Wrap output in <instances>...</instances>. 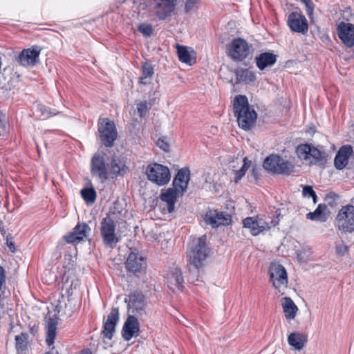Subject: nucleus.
Instances as JSON below:
<instances>
[{"mask_svg":"<svg viewBox=\"0 0 354 354\" xmlns=\"http://www.w3.org/2000/svg\"><path fill=\"white\" fill-rule=\"evenodd\" d=\"M119 320L118 308H112L106 320L104 323L102 334L104 337L111 339L115 331V326Z\"/></svg>","mask_w":354,"mask_h":354,"instance_id":"obj_20","label":"nucleus"},{"mask_svg":"<svg viewBox=\"0 0 354 354\" xmlns=\"http://www.w3.org/2000/svg\"><path fill=\"white\" fill-rule=\"evenodd\" d=\"M140 318L137 315L129 314L122 328V337L129 341L133 337L138 336L140 332Z\"/></svg>","mask_w":354,"mask_h":354,"instance_id":"obj_18","label":"nucleus"},{"mask_svg":"<svg viewBox=\"0 0 354 354\" xmlns=\"http://www.w3.org/2000/svg\"><path fill=\"white\" fill-rule=\"evenodd\" d=\"M150 108V104L147 103V101H142L137 104V112L140 117H143Z\"/></svg>","mask_w":354,"mask_h":354,"instance_id":"obj_43","label":"nucleus"},{"mask_svg":"<svg viewBox=\"0 0 354 354\" xmlns=\"http://www.w3.org/2000/svg\"><path fill=\"white\" fill-rule=\"evenodd\" d=\"M234 73L236 75V84H239L241 82L250 83L255 80L254 73L248 69L236 68L234 70Z\"/></svg>","mask_w":354,"mask_h":354,"instance_id":"obj_31","label":"nucleus"},{"mask_svg":"<svg viewBox=\"0 0 354 354\" xmlns=\"http://www.w3.org/2000/svg\"><path fill=\"white\" fill-rule=\"evenodd\" d=\"M154 75L153 67L149 62H145L142 66V75L139 78V83L143 85L149 84Z\"/></svg>","mask_w":354,"mask_h":354,"instance_id":"obj_30","label":"nucleus"},{"mask_svg":"<svg viewBox=\"0 0 354 354\" xmlns=\"http://www.w3.org/2000/svg\"><path fill=\"white\" fill-rule=\"evenodd\" d=\"M177 53L179 60L185 64L191 62V55L186 46L177 45Z\"/></svg>","mask_w":354,"mask_h":354,"instance_id":"obj_37","label":"nucleus"},{"mask_svg":"<svg viewBox=\"0 0 354 354\" xmlns=\"http://www.w3.org/2000/svg\"><path fill=\"white\" fill-rule=\"evenodd\" d=\"M336 225L339 230L345 233L354 231V206H342L336 216Z\"/></svg>","mask_w":354,"mask_h":354,"instance_id":"obj_7","label":"nucleus"},{"mask_svg":"<svg viewBox=\"0 0 354 354\" xmlns=\"http://www.w3.org/2000/svg\"><path fill=\"white\" fill-rule=\"evenodd\" d=\"M201 0H185V12L189 13V12L196 10L198 5Z\"/></svg>","mask_w":354,"mask_h":354,"instance_id":"obj_44","label":"nucleus"},{"mask_svg":"<svg viewBox=\"0 0 354 354\" xmlns=\"http://www.w3.org/2000/svg\"><path fill=\"white\" fill-rule=\"evenodd\" d=\"M125 303L127 304L129 314L137 315L140 319H142L146 316V297L142 292L138 291L131 292L128 298L125 299Z\"/></svg>","mask_w":354,"mask_h":354,"instance_id":"obj_8","label":"nucleus"},{"mask_svg":"<svg viewBox=\"0 0 354 354\" xmlns=\"http://www.w3.org/2000/svg\"><path fill=\"white\" fill-rule=\"evenodd\" d=\"M287 24L290 29L294 32L306 35L308 30V23L306 17L300 12H291L287 20Z\"/></svg>","mask_w":354,"mask_h":354,"instance_id":"obj_13","label":"nucleus"},{"mask_svg":"<svg viewBox=\"0 0 354 354\" xmlns=\"http://www.w3.org/2000/svg\"><path fill=\"white\" fill-rule=\"evenodd\" d=\"M302 195L304 197H311L313 200L314 203H317V196L311 186L304 185Z\"/></svg>","mask_w":354,"mask_h":354,"instance_id":"obj_42","label":"nucleus"},{"mask_svg":"<svg viewBox=\"0 0 354 354\" xmlns=\"http://www.w3.org/2000/svg\"><path fill=\"white\" fill-rule=\"evenodd\" d=\"M37 330H38V328L35 327V326L31 327L30 328V332L33 335H35L37 333Z\"/></svg>","mask_w":354,"mask_h":354,"instance_id":"obj_53","label":"nucleus"},{"mask_svg":"<svg viewBox=\"0 0 354 354\" xmlns=\"http://www.w3.org/2000/svg\"><path fill=\"white\" fill-rule=\"evenodd\" d=\"M182 196L178 189H175L174 187L173 188L167 189L165 192H162L160 198L167 203V210L171 213L174 210V205L177 201V198Z\"/></svg>","mask_w":354,"mask_h":354,"instance_id":"obj_24","label":"nucleus"},{"mask_svg":"<svg viewBox=\"0 0 354 354\" xmlns=\"http://www.w3.org/2000/svg\"><path fill=\"white\" fill-rule=\"evenodd\" d=\"M326 211L327 206L325 204H319L313 212L308 213L306 217L312 221L325 222L328 217Z\"/></svg>","mask_w":354,"mask_h":354,"instance_id":"obj_29","label":"nucleus"},{"mask_svg":"<svg viewBox=\"0 0 354 354\" xmlns=\"http://www.w3.org/2000/svg\"><path fill=\"white\" fill-rule=\"evenodd\" d=\"M8 247L12 249V247L14 245L12 242H10L9 244L8 243Z\"/></svg>","mask_w":354,"mask_h":354,"instance_id":"obj_55","label":"nucleus"},{"mask_svg":"<svg viewBox=\"0 0 354 354\" xmlns=\"http://www.w3.org/2000/svg\"><path fill=\"white\" fill-rule=\"evenodd\" d=\"M40 53L41 48L37 46L24 49L17 57V62L24 66H35L39 61Z\"/></svg>","mask_w":354,"mask_h":354,"instance_id":"obj_15","label":"nucleus"},{"mask_svg":"<svg viewBox=\"0 0 354 354\" xmlns=\"http://www.w3.org/2000/svg\"><path fill=\"white\" fill-rule=\"evenodd\" d=\"M138 30L143 35V36L149 37L153 32L152 26L147 23H140L138 25Z\"/></svg>","mask_w":354,"mask_h":354,"instance_id":"obj_41","label":"nucleus"},{"mask_svg":"<svg viewBox=\"0 0 354 354\" xmlns=\"http://www.w3.org/2000/svg\"><path fill=\"white\" fill-rule=\"evenodd\" d=\"M28 337L26 333H21L15 336V347L17 351H24L27 349Z\"/></svg>","mask_w":354,"mask_h":354,"instance_id":"obj_34","label":"nucleus"},{"mask_svg":"<svg viewBox=\"0 0 354 354\" xmlns=\"http://www.w3.org/2000/svg\"><path fill=\"white\" fill-rule=\"evenodd\" d=\"M90 231L91 227L85 223L77 224L73 229L75 235L79 238V241H83Z\"/></svg>","mask_w":354,"mask_h":354,"instance_id":"obj_36","label":"nucleus"},{"mask_svg":"<svg viewBox=\"0 0 354 354\" xmlns=\"http://www.w3.org/2000/svg\"><path fill=\"white\" fill-rule=\"evenodd\" d=\"M4 118L3 114L0 111V136H3L6 133V125Z\"/></svg>","mask_w":354,"mask_h":354,"instance_id":"obj_50","label":"nucleus"},{"mask_svg":"<svg viewBox=\"0 0 354 354\" xmlns=\"http://www.w3.org/2000/svg\"><path fill=\"white\" fill-rule=\"evenodd\" d=\"M257 66L260 70H263L266 67L274 65L277 61V57L272 53H263L256 57Z\"/></svg>","mask_w":354,"mask_h":354,"instance_id":"obj_26","label":"nucleus"},{"mask_svg":"<svg viewBox=\"0 0 354 354\" xmlns=\"http://www.w3.org/2000/svg\"><path fill=\"white\" fill-rule=\"evenodd\" d=\"M263 168L269 172L277 174H289L294 169V165L276 154L267 157L263 164Z\"/></svg>","mask_w":354,"mask_h":354,"instance_id":"obj_6","label":"nucleus"},{"mask_svg":"<svg viewBox=\"0 0 354 354\" xmlns=\"http://www.w3.org/2000/svg\"><path fill=\"white\" fill-rule=\"evenodd\" d=\"M167 286L171 290H182L184 288V279L182 276V272L180 268H173L165 277Z\"/></svg>","mask_w":354,"mask_h":354,"instance_id":"obj_21","label":"nucleus"},{"mask_svg":"<svg viewBox=\"0 0 354 354\" xmlns=\"http://www.w3.org/2000/svg\"><path fill=\"white\" fill-rule=\"evenodd\" d=\"M98 133L102 143L106 147H112L118 138V131L114 122L108 118L98 120Z\"/></svg>","mask_w":354,"mask_h":354,"instance_id":"obj_5","label":"nucleus"},{"mask_svg":"<svg viewBox=\"0 0 354 354\" xmlns=\"http://www.w3.org/2000/svg\"><path fill=\"white\" fill-rule=\"evenodd\" d=\"M79 354H92L91 351L88 348L81 351Z\"/></svg>","mask_w":354,"mask_h":354,"instance_id":"obj_54","label":"nucleus"},{"mask_svg":"<svg viewBox=\"0 0 354 354\" xmlns=\"http://www.w3.org/2000/svg\"><path fill=\"white\" fill-rule=\"evenodd\" d=\"M335 252L339 257H344L348 252V246L343 242L337 243L335 245Z\"/></svg>","mask_w":354,"mask_h":354,"instance_id":"obj_45","label":"nucleus"},{"mask_svg":"<svg viewBox=\"0 0 354 354\" xmlns=\"http://www.w3.org/2000/svg\"><path fill=\"white\" fill-rule=\"evenodd\" d=\"M113 212L108 214L100 223V234L104 245L114 248L120 241L115 232V218Z\"/></svg>","mask_w":354,"mask_h":354,"instance_id":"obj_4","label":"nucleus"},{"mask_svg":"<svg viewBox=\"0 0 354 354\" xmlns=\"http://www.w3.org/2000/svg\"><path fill=\"white\" fill-rule=\"evenodd\" d=\"M269 272L273 286L280 294L283 295L288 282L285 268L281 264H272Z\"/></svg>","mask_w":354,"mask_h":354,"instance_id":"obj_11","label":"nucleus"},{"mask_svg":"<svg viewBox=\"0 0 354 354\" xmlns=\"http://www.w3.org/2000/svg\"><path fill=\"white\" fill-rule=\"evenodd\" d=\"M204 220L207 224L211 225L213 227H217L220 225H227L231 222V216L216 210L208 211Z\"/></svg>","mask_w":354,"mask_h":354,"instance_id":"obj_19","label":"nucleus"},{"mask_svg":"<svg viewBox=\"0 0 354 354\" xmlns=\"http://www.w3.org/2000/svg\"><path fill=\"white\" fill-rule=\"evenodd\" d=\"M251 176H253L254 180H257L259 176V169L256 167H253L251 171Z\"/></svg>","mask_w":354,"mask_h":354,"instance_id":"obj_52","label":"nucleus"},{"mask_svg":"<svg viewBox=\"0 0 354 354\" xmlns=\"http://www.w3.org/2000/svg\"><path fill=\"white\" fill-rule=\"evenodd\" d=\"M251 165V161L248 160L247 158H244L243 164L241 168L234 171V181L238 183L240 180L245 176L246 171L248 169Z\"/></svg>","mask_w":354,"mask_h":354,"instance_id":"obj_38","label":"nucleus"},{"mask_svg":"<svg viewBox=\"0 0 354 354\" xmlns=\"http://www.w3.org/2000/svg\"><path fill=\"white\" fill-rule=\"evenodd\" d=\"M306 6V13L310 17L313 14L314 3L311 0H301Z\"/></svg>","mask_w":354,"mask_h":354,"instance_id":"obj_47","label":"nucleus"},{"mask_svg":"<svg viewBox=\"0 0 354 354\" xmlns=\"http://www.w3.org/2000/svg\"><path fill=\"white\" fill-rule=\"evenodd\" d=\"M6 282V272L4 268L0 266V290L2 288L3 283Z\"/></svg>","mask_w":354,"mask_h":354,"instance_id":"obj_51","label":"nucleus"},{"mask_svg":"<svg viewBox=\"0 0 354 354\" xmlns=\"http://www.w3.org/2000/svg\"><path fill=\"white\" fill-rule=\"evenodd\" d=\"M157 146L164 151H168L169 149V145L165 138H160L157 141Z\"/></svg>","mask_w":354,"mask_h":354,"instance_id":"obj_49","label":"nucleus"},{"mask_svg":"<svg viewBox=\"0 0 354 354\" xmlns=\"http://www.w3.org/2000/svg\"><path fill=\"white\" fill-rule=\"evenodd\" d=\"M209 253V249L206 245V236L194 239L190 243L189 250L187 252L188 266L189 272L196 271L203 267V262Z\"/></svg>","mask_w":354,"mask_h":354,"instance_id":"obj_2","label":"nucleus"},{"mask_svg":"<svg viewBox=\"0 0 354 354\" xmlns=\"http://www.w3.org/2000/svg\"><path fill=\"white\" fill-rule=\"evenodd\" d=\"M190 180V171L184 167L178 170L173 180V186L178 189L181 195L186 192L189 181Z\"/></svg>","mask_w":354,"mask_h":354,"instance_id":"obj_22","label":"nucleus"},{"mask_svg":"<svg viewBox=\"0 0 354 354\" xmlns=\"http://www.w3.org/2000/svg\"><path fill=\"white\" fill-rule=\"evenodd\" d=\"M282 306L286 319H295L298 308L290 297H286L283 298Z\"/></svg>","mask_w":354,"mask_h":354,"instance_id":"obj_28","label":"nucleus"},{"mask_svg":"<svg viewBox=\"0 0 354 354\" xmlns=\"http://www.w3.org/2000/svg\"><path fill=\"white\" fill-rule=\"evenodd\" d=\"M277 214V218H268L269 221L266 220V218L263 217H257L256 218L257 223H258V229L260 231V233L268 230L270 229L272 226L274 227L277 225L279 223V216L280 215L279 213H278V210L276 211Z\"/></svg>","mask_w":354,"mask_h":354,"instance_id":"obj_32","label":"nucleus"},{"mask_svg":"<svg viewBox=\"0 0 354 354\" xmlns=\"http://www.w3.org/2000/svg\"><path fill=\"white\" fill-rule=\"evenodd\" d=\"M109 164L105 160V154L102 152H96L91 160V173L93 176L104 183L109 178Z\"/></svg>","mask_w":354,"mask_h":354,"instance_id":"obj_9","label":"nucleus"},{"mask_svg":"<svg viewBox=\"0 0 354 354\" xmlns=\"http://www.w3.org/2000/svg\"><path fill=\"white\" fill-rule=\"evenodd\" d=\"M337 35L342 43L348 48L354 46V25L351 23L340 22L337 28Z\"/></svg>","mask_w":354,"mask_h":354,"instance_id":"obj_16","label":"nucleus"},{"mask_svg":"<svg viewBox=\"0 0 354 354\" xmlns=\"http://www.w3.org/2000/svg\"><path fill=\"white\" fill-rule=\"evenodd\" d=\"M146 174L149 180L159 186L166 185L171 178L168 167L158 163L148 165Z\"/></svg>","mask_w":354,"mask_h":354,"instance_id":"obj_10","label":"nucleus"},{"mask_svg":"<svg viewBox=\"0 0 354 354\" xmlns=\"http://www.w3.org/2000/svg\"><path fill=\"white\" fill-rule=\"evenodd\" d=\"M58 322L56 319L49 317L45 322L46 330V343L48 346H51L55 342L57 335Z\"/></svg>","mask_w":354,"mask_h":354,"instance_id":"obj_25","label":"nucleus"},{"mask_svg":"<svg viewBox=\"0 0 354 354\" xmlns=\"http://www.w3.org/2000/svg\"><path fill=\"white\" fill-rule=\"evenodd\" d=\"M233 110L239 127L245 131H248L254 126L257 114L254 109L248 104V100L245 95H239L235 97Z\"/></svg>","mask_w":354,"mask_h":354,"instance_id":"obj_1","label":"nucleus"},{"mask_svg":"<svg viewBox=\"0 0 354 354\" xmlns=\"http://www.w3.org/2000/svg\"><path fill=\"white\" fill-rule=\"evenodd\" d=\"M251 52L252 46L242 38L233 39L228 47L229 56L235 61L243 60Z\"/></svg>","mask_w":354,"mask_h":354,"instance_id":"obj_12","label":"nucleus"},{"mask_svg":"<svg viewBox=\"0 0 354 354\" xmlns=\"http://www.w3.org/2000/svg\"><path fill=\"white\" fill-rule=\"evenodd\" d=\"M353 153L351 145L342 146L337 151L335 160L334 165L337 169H343L348 163V160Z\"/></svg>","mask_w":354,"mask_h":354,"instance_id":"obj_23","label":"nucleus"},{"mask_svg":"<svg viewBox=\"0 0 354 354\" xmlns=\"http://www.w3.org/2000/svg\"><path fill=\"white\" fill-rule=\"evenodd\" d=\"M37 111L39 113V117L42 120H45L50 116L55 115L59 113V112L51 111L46 106L42 104H38L37 106Z\"/></svg>","mask_w":354,"mask_h":354,"instance_id":"obj_40","label":"nucleus"},{"mask_svg":"<svg viewBox=\"0 0 354 354\" xmlns=\"http://www.w3.org/2000/svg\"><path fill=\"white\" fill-rule=\"evenodd\" d=\"M243 225L245 228L250 230V233L253 236H257L260 234V231L258 229V223H257L256 218L253 217H248L243 220Z\"/></svg>","mask_w":354,"mask_h":354,"instance_id":"obj_35","label":"nucleus"},{"mask_svg":"<svg viewBox=\"0 0 354 354\" xmlns=\"http://www.w3.org/2000/svg\"><path fill=\"white\" fill-rule=\"evenodd\" d=\"M306 342L307 335L303 333H292L288 337V344L298 351L301 350L304 347Z\"/></svg>","mask_w":354,"mask_h":354,"instance_id":"obj_27","label":"nucleus"},{"mask_svg":"<svg viewBox=\"0 0 354 354\" xmlns=\"http://www.w3.org/2000/svg\"><path fill=\"white\" fill-rule=\"evenodd\" d=\"M127 167L117 157H113L110 165V174L114 176L122 175L125 173Z\"/></svg>","mask_w":354,"mask_h":354,"instance_id":"obj_33","label":"nucleus"},{"mask_svg":"<svg viewBox=\"0 0 354 354\" xmlns=\"http://www.w3.org/2000/svg\"><path fill=\"white\" fill-rule=\"evenodd\" d=\"M297 157L303 160L309 161L311 165H324L327 155L309 144H301L296 149Z\"/></svg>","mask_w":354,"mask_h":354,"instance_id":"obj_3","label":"nucleus"},{"mask_svg":"<svg viewBox=\"0 0 354 354\" xmlns=\"http://www.w3.org/2000/svg\"><path fill=\"white\" fill-rule=\"evenodd\" d=\"M64 239L68 243H74L80 242L79 238L77 236V235H75L73 231L69 233L68 234L64 236Z\"/></svg>","mask_w":354,"mask_h":354,"instance_id":"obj_48","label":"nucleus"},{"mask_svg":"<svg viewBox=\"0 0 354 354\" xmlns=\"http://www.w3.org/2000/svg\"><path fill=\"white\" fill-rule=\"evenodd\" d=\"M178 0H154L153 12L159 20H165L174 12Z\"/></svg>","mask_w":354,"mask_h":354,"instance_id":"obj_14","label":"nucleus"},{"mask_svg":"<svg viewBox=\"0 0 354 354\" xmlns=\"http://www.w3.org/2000/svg\"><path fill=\"white\" fill-rule=\"evenodd\" d=\"M324 199L329 205L333 206L339 199V195L335 192H330L326 194Z\"/></svg>","mask_w":354,"mask_h":354,"instance_id":"obj_46","label":"nucleus"},{"mask_svg":"<svg viewBox=\"0 0 354 354\" xmlns=\"http://www.w3.org/2000/svg\"><path fill=\"white\" fill-rule=\"evenodd\" d=\"M81 195L88 203H93L96 199V192L93 188H84L81 190Z\"/></svg>","mask_w":354,"mask_h":354,"instance_id":"obj_39","label":"nucleus"},{"mask_svg":"<svg viewBox=\"0 0 354 354\" xmlns=\"http://www.w3.org/2000/svg\"><path fill=\"white\" fill-rule=\"evenodd\" d=\"M127 271L133 274L140 272L145 267V260L136 250H131L125 262Z\"/></svg>","mask_w":354,"mask_h":354,"instance_id":"obj_17","label":"nucleus"}]
</instances>
